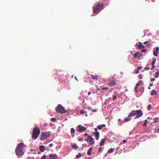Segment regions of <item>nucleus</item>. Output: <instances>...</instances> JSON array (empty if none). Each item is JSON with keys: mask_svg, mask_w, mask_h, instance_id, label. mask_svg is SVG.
Masks as SVG:
<instances>
[{"mask_svg": "<svg viewBox=\"0 0 159 159\" xmlns=\"http://www.w3.org/2000/svg\"><path fill=\"white\" fill-rule=\"evenodd\" d=\"M25 146L23 143H20L17 144L15 152L16 155L19 157L24 155V152L23 150V148Z\"/></svg>", "mask_w": 159, "mask_h": 159, "instance_id": "f257e3e1", "label": "nucleus"}, {"mask_svg": "<svg viewBox=\"0 0 159 159\" xmlns=\"http://www.w3.org/2000/svg\"><path fill=\"white\" fill-rule=\"evenodd\" d=\"M143 115V112L141 110H138L136 111L133 110L131 111L130 114L128 115V117L130 116H133L136 115L135 118H137Z\"/></svg>", "mask_w": 159, "mask_h": 159, "instance_id": "f03ea898", "label": "nucleus"}, {"mask_svg": "<svg viewBox=\"0 0 159 159\" xmlns=\"http://www.w3.org/2000/svg\"><path fill=\"white\" fill-rule=\"evenodd\" d=\"M40 133L39 128L37 127H35L33 129L32 132V138L33 139H36L39 136Z\"/></svg>", "mask_w": 159, "mask_h": 159, "instance_id": "7ed1b4c3", "label": "nucleus"}, {"mask_svg": "<svg viewBox=\"0 0 159 159\" xmlns=\"http://www.w3.org/2000/svg\"><path fill=\"white\" fill-rule=\"evenodd\" d=\"M104 7V4L103 3H98L93 8V12L94 13L100 12Z\"/></svg>", "mask_w": 159, "mask_h": 159, "instance_id": "20e7f679", "label": "nucleus"}, {"mask_svg": "<svg viewBox=\"0 0 159 159\" xmlns=\"http://www.w3.org/2000/svg\"><path fill=\"white\" fill-rule=\"evenodd\" d=\"M56 110L57 112L61 114H64L66 112V111L61 105H58L56 108Z\"/></svg>", "mask_w": 159, "mask_h": 159, "instance_id": "39448f33", "label": "nucleus"}, {"mask_svg": "<svg viewBox=\"0 0 159 159\" xmlns=\"http://www.w3.org/2000/svg\"><path fill=\"white\" fill-rule=\"evenodd\" d=\"M50 135L49 132H43L42 133L41 137L40 138V139L42 140H43L46 139Z\"/></svg>", "mask_w": 159, "mask_h": 159, "instance_id": "423d86ee", "label": "nucleus"}, {"mask_svg": "<svg viewBox=\"0 0 159 159\" xmlns=\"http://www.w3.org/2000/svg\"><path fill=\"white\" fill-rule=\"evenodd\" d=\"M93 139L90 135L88 136L87 139L85 140V141L89 143V146L91 145L94 143V142L93 141Z\"/></svg>", "mask_w": 159, "mask_h": 159, "instance_id": "0eeeda50", "label": "nucleus"}, {"mask_svg": "<svg viewBox=\"0 0 159 159\" xmlns=\"http://www.w3.org/2000/svg\"><path fill=\"white\" fill-rule=\"evenodd\" d=\"M78 131L80 132H82L83 131L86 130V128L84 126H82L81 125H79L78 126Z\"/></svg>", "mask_w": 159, "mask_h": 159, "instance_id": "6e6552de", "label": "nucleus"}, {"mask_svg": "<svg viewBox=\"0 0 159 159\" xmlns=\"http://www.w3.org/2000/svg\"><path fill=\"white\" fill-rule=\"evenodd\" d=\"M142 56V54L139 52H136L134 54L133 57H134L139 58Z\"/></svg>", "mask_w": 159, "mask_h": 159, "instance_id": "1a4fd4ad", "label": "nucleus"}, {"mask_svg": "<svg viewBox=\"0 0 159 159\" xmlns=\"http://www.w3.org/2000/svg\"><path fill=\"white\" fill-rule=\"evenodd\" d=\"M50 159H57V157L56 155L51 154L49 155Z\"/></svg>", "mask_w": 159, "mask_h": 159, "instance_id": "9d476101", "label": "nucleus"}, {"mask_svg": "<svg viewBox=\"0 0 159 159\" xmlns=\"http://www.w3.org/2000/svg\"><path fill=\"white\" fill-rule=\"evenodd\" d=\"M159 51V48L158 47H157L156 48L155 50L153 52V54L155 56H157V55L158 54Z\"/></svg>", "mask_w": 159, "mask_h": 159, "instance_id": "9b49d317", "label": "nucleus"}, {"mask_svg": "<svg viewBox=\"0 0 159 159\" xmlns=\"http://www.w3.org/2000/svg\"><path fill=\"white\" fill-rule=\"evenodd\" d=\"M94 134L95 136V139L96 140H98L99 138V133L98 132L95 131L94 133Z\"/></svg>", "mask_w": 159, "mask_h": 159, "instance_id": "f8f14e48", "label": "nucleus"}, {"mask_svg": "<svg viewBox=\"0 0 159 159\" xmlns=\"http://www.w3.org/2000/svg\"><path fill=\"white\" fill-rule=\"evenodd\" d=\"M116 84V82L114 80H112L110 82L108 83V84L110 86H115Z\"/></svg>", "mask_w": 159, "mask_h": 159, "instance_id": "ddd939ff", "label": "nucleus"}, {"mask_svg": "<svg viewBox=\"0 0 159 159\" xmlns=\"http://www.w3.org/2000/svg\"><path fill=\"white\" fill-rule=\"evenodd\" d=\"M98 75H92V77L93 80H98Z\"/></svg>", "mask_w": 159, "mask_h": 159, "instance_id": "4468645a", "label": "nucleus"}, {"mask_svg": "<svg viewBox=\"0 0 159 159\" xmlns=\"http://www.w3.org/2000/svg\"><path fill=\"white\" fill-rule=\"evenodd\" d=\"M138 47L139 49H141L142 48H144L145 46L144 45H143V44L141 42H139V45H138Z\"/></svg>", "mask_w": 159, "mask_h": 159, "instance_id": "2eb2a0df", "label": "nucleus"}, {"mask_svg": "<svg viewBox=\"0 0 159 159\" xmlns=\"http://www.w3.org/2000/svg\"><path fill=\"white\" fill-rule=\"evenodd\" d=\"M106 125L105 124H102L100 125H98L97 126L98 128L99 129H102V127H105Z\"/></svg>", "mask_w": 159, "mask_h": 159, "instance_id": "dca6fc26", "label": "nucleus"}, {"mask_svg": "<svg viewBox=\"0 0 159 159\" xmlns=\"http://www.w3.org/2000/svg\"><path fill=\"white\" fill-rule=\"evenodd\" d=\"M39 149L41 152H43L44 151L45 147L43 145L41 146H39Z\"/></svg>", "mask_w": 159, "mask_h": 159, "instance_id": "f3484780", "label": "nucleus"}, {"mask_svg": "<svg viewBox=\"0 0 159 159\" xmlns=\"http://www.w3.org/2000/svg\"><path fill=\"white\" fill-rule=\"evenodd\" d=\"M105 139H102L101 140V142L100 143V146H102L103 145L104 143H105Z\"/></svg>", "mask_w": 159, "mask_h": 159, "instance_id": "a211bd4d", "label": "nucleus"}, {"mask_svg": "<svg viewBox=\"0 0 159 159\" xmlns=\"http://www.w3.org/2000/svg\"><path fill=\"white\" fill-rule=\"evenodd\" d=\"M157 93L156 92V91L155 90H152L151 93V95H153L154 94H157Z\"/></svg>", "mask_w": 159, "mask_h": 159, "instance_id": "6ab92c4d", "label": "nucleus"}, {"mask_svg": "<svg viewBox=\"0 0 159 159\" xmlns=\"http://www.w3.org/2000/svg\"><path fill=\"white\" fill-rule=\"evenodd\" d=\"M72 147L73 149H76L78 148V147L76 145L74 144L72 145Z\"/></svg>", "mask_w": 159, "mask_h": 159, "instance_id": "aec40b11", "label": "nucleus"}, {"mask_svg": "<svg viewBox=\"0 0 159 159\" xmlns=\"http://www.w3.org/2000/svg\"><path fill=\"white\" fill-rule=\"evenodd\" d=\"M153 61L152 62V66H153L154 65L156 60V59H155V57H153Z\"/></svg>", "mask_w": 159, "mask_h": 159, "instance_id": "412c9836", "label": "nucleus"}, {"mask_svg": "<svg viewBox=\"0 0 159 159\" xmlns=\"http://www.w3.org/2000/svg\"><path fill=\"white\" fill-rule=\"evenodd\" d=\"M130 120H131V119L129 118L126 117L125 118V119L124 120V122H126L128 121H129Z\"/></svg>", "mask_w": 159, "mask_h": 159, "instance_id": "4be33fe9", "label": "nucleus"}, {"mask_svg": "<svg viewBox=\"0 0 159 159\" xmlns=\"http://www.w3.org/2000/svg\"><path fill=\"white\" fill-rule=\"evenodd\" d=\"M113 148H111L108 150L107 152L108 153H112L113 152Z\"/></svg>", "mask_w": 159, "mask_h": 159, "instance_id": "5701e85b", "label": "nucleus"}, {"mask_svg": "<svg viewBox=\"0 0 159 159\" xmlns=\"http://www.w3.org/2000/svg\"><path fill=\"white\" fill-rule=\"evenodd\" d=\"M75 130L74 128H71V133L73 134L75 132Z\"/></svg>", "mask_w": 159, "mask_h": 159, "instance_id": "b1692460", "label": "nucleus"}, {"mask_svg": "<svg viewBox=\"0 0 159 159\" xmlns=\"http://www.w3.org/2000/svg\"><path fill=\"white\" fill-rule=\"evenodd\" d=\"M81 154L80 153H79L78 155L76 156V157L77 158H79L81 157Z\"/></svg>", "mask_w": 159, "mask_h": 159, "instance_id": "393cba45", "label": "nucleus"}, {"mask_svg": "<svg viewBox=\"0 0 159 159\" xmlns=\"http://www.w3.org/2000/svg\"><path fill=\"white\" fill-rule=\"evenodd\" d=\"M47 157V156L46 155H44L42 157L41 159H46Z\"/></svg>", "mask_w": 159, "mask_h": 159, "instance_id": "a878e982", "label": "nucleus"}, {"mask_svg": "<svg viewBox=\"0 0 159 159\" xmlns=\"http://www.w3.org/2000/svg\"><path fill=\"white\" fill-rule=\"evenodd\" d=\"M158 118H154L153 120H154V123H157L158 121Z\"/></svg>", "mask_w": 159, "mask_h": 159, "instance_id": "bb28decb", "label": "nucleus"}, {"mask_svg": "<svg viewBox=\"0 0 159 159\" xmlns=\"http://www.w3.org/2000/svg\"><path fill=\"white\" fill-rule=\"evenodd\" d=\"M91 152H92V151H90L89 150H88L87 152V154L89 155H90L91 154Z\"/></svg>", "mask_w": 159, "mask_h": 159, "instance_id": "cd10ccee", "label": "nucleus"}, {"mask_svg": "<svg viewBox=\"0 0 159 159\" xmlns=\"http://www.w3.org/2000/svg\"><path fill=\"white\" fill-rule=\"evenodd\" d=\"M151 108V105H149L148 107L147 108L148 110H150Z\"/></svg>", "mask_w": 159, "mask_h": 159, "instance_id": "c85d7f7f", "label": "nucleus"}, {"mask_svg": "<svg viewBox=\"0 0 159 159\" xmlns=\"http://www.w3.org/2000/svg\"><path fill=\"white\" fill-rule=\"evenodd\" d=\"M108 89V87H103L101 89V90H107Z\"/></svg>", "mask_w": 159, "mask_h": 159, "instance_id": "c756f323", "label": "nucleus"}, {"mask_svg": "<svg viewBox=\"0 0 159 159\" xmlns=\"http://www.w3.org/2000/svg\"><path fill=\"white\" fill-rule=\"evenodd\" d=\"M147 123V120H145V121L143 124V126H146Z\"/></svg>", "mask_w": 159, "mask_h": 159, "instance_id": "7c9ffc66", "label": "nucleus"}, {"mask_svg": "<svg viewBox=\"0 0 159 159\" xmlns=\"http://www.w3.org/2000/svg\"><path fill=\"white\" fill-rule=\"evenodd\" d=\"M117 98V96L116 95H113V100H114L115 99H116Z\"/></svg>", "mask_w": 159, "mask_h": 159, "instance_id": "2f4dec72", "label": "nucleus"}, {"mask_svg": "<svg viewBox=\"0 0 159 159\" xmlns=\"http://www.w3.org/2000/svg\"><path fill=\"white\" fill-rule=\"evenodd\" d=\"M56 118L54 117L52 118L51 119V120L52 121H56Z\"/></svg>", "mask_w": 159, "mask_h": 159, "instance_id": "473e14b6", "label": "nucleus"}, {"mask_svg": "<svg viewBox=\"0 0 159 159\" xmlns=\"http://www.w3.org/2000/svg\"><path fill=\"white\" fill-rule=\"evenodd\" d=\"M80 113L81 114H83L85 113V111L83 110H81L80 111Z\"/></svg>", "mask_w": 159, "mask_h": 159, "instance_id": "72a5a7b5", "label": "nucleus"}, {"mask_svg": "<svg viewBox=\"0 0 159 159\" xmlns=\"http://www.w3.org/2000/svg\"><path fill=\"white\" fill-rule=\"evenodd\" d=\"M146 51V50L145 49H143L141 50V52H145Z\"/></svg>", "mask_w": 159, "mask_h": 159, "instance_id": "f704fd0d", "label": "nucleus"}, {"mask_svg": "<svg viewBox=\"0 0 159 159\" xmlns=\"http://www.w3.org/2000/svg\"><path fill=\"white\" fill-rule=\"evenodd\" d=\"M83 138H80L79 139V140L80 141H83Z\"/></svg>", "mask_w": 159, "mask_h": 159, "instance_id": "c9c22d12", "label": "nucleus"}, {"mask_svg": "<svg viewBox=\"0 0 159 159\" xmlns=\"http://www.w3.org/2000/svg\"><path fill=\"white\" fill-rule=\"evenodd\" d=\"M137 88V86H135V87H134V89L135 90L136 92V93L138 91Z\"/></svg>", "mask_w": 159, "mask_h": 159, "instance_id": "e433bc0d", "label": "nucleus"}, {"mask_svg": "<svg viewBox=\"0 0 159 159\" xmlns=\"http://www.w3.org/2000/svg\"><path fill=\"white\" fill-rule=\"evenodd\" d=\"M142 68V67H141V66H139L137 68V69L139 70H140Z\"/></svg>", "mask_w": 159, "mask_h": 159, "instance_id": "4c0bfd02", "label": "nucleus"}, {"mask_svg": "<svg viewBox=\"0 0 159 159\" xmlns=\"http://www.w3.org/2000/svg\"><path fill=\"white\" fill-rule=\"evenodd\" d=\"M123 143H125L127 142V140H124L123 141Z\"/></svg>", "mask_w": 159, "mask_h": 159, "instance_id": "58836bf2", "label": "nucleus"}, {"mask_svg": "<svg viewBox=\"0 0 159 159\" xmlns=\"http://www.w3.org/2000/svg\"><path fill=\"white\" fill-rule=\"evenodd\" d=\"M155 75L154 76L156 78H157V77L158 76V75L157 74V73H155Z\"/></svg>", "mask_w": 159, "mask_h": 159, "instance_id": "ea45409f", "label": "nucleus"}, {"mask_svg": "<svg viewBox=\"0 0 159 159\" xmlns=\"http://www.w3.org/2000/svg\"><path fill=\"white\" fill-rule=\"evenodd\" d=\"M155 80V78H152L151 80V81H154V80Z\"/></svg>", "mask_w": 159, "mask_h": 159, "instance_id": "a19ab883", "label": "nucleus"}, {"mask_svg": "<svg viewBox=\"0 0 159 159\" xmlns=\"http://www.w3.org/2000/svg\"><path fill=\"white\" fill-rule=\"evenodd\" d=\"M139 72V70H137L135 71V73L136 74H138Z\"/></svg>", "mask_w": 159, "mask_h": 159, "instance_id": "79ce46f5", "label": "nucleus"}, {"mask_svg": "<svg viewBox=\"0 0 159 159\" xmlns=\"http://www.w3.org/2000/svg\"><path fill=\"white\" fill-rule=\"evenodd\" d=\"M140 85V84L139 83H137L136 84V86H137V87L138 86H139Z\"/></svg>", "mask_w": 159, "mask_h": 159, "instance_id": "37998d69", "label": "nucleus"}, {"mask_svg": "<svg viewBox=\"0 0 159 159\" xmlns=\"http://www.w3.org/2000/svg\"><path fill=\"white\" fill-rule=\"evenodd\" d=\"M101 149H102V147H100L98 149V151L101 152Z\"/></svg>", "mask_w": 159, "mask_h": 159, "instance_id": "c03bdc74", "label": "nucleus"}, {"mask_svg": "<svg viewBox=\"0 0 159 159\" xmlns=\"http://www.w3.org/2000/svg\"><path fill=\"white\" fill-rule=\"evenodd\" d=\"M88 150H89L91 151H92V147H90L89 148V149Z\"/></svg>", "mask_w": 159, "mask_h": 159, "instance_id": "a18cd8bd", "label": "nucleus"}, {"mask_svg": "<svg viewBox=\"0 0 159 159\" xmlns=\"http://www.w3.org/2000/svg\"><path fill=\"white\" fill-rule=\"evenodd\" d=\"M149 69H150L148 67H146L144 68V69H146L147 70H148Z\"/></svg>", "mask_w": 159, "mask_h": 159, "instance_id": "49530a36", "label": "nucleus"}, {"mask_svg": "<svg viewBox=\"0 0 159 159\" xmlns=\"http://www.w3.org/2000/svg\"><path fill=\"white\" fill-rule=\"evenodd\" d=\"M155 67V66H154V65L153 66H152V68H151V70H153V69Z\"/></svg>", "mask_w": 159, "mask_h": 159, "instance_id": "de8ad7c7", "label": "nucleus"}, {"mask_svg": "<svg viewBox=\"0 0 159 159\" xmlns=\"http://www.w3.org/2000/svg\"><path fill=\"white\" fill-rule=\"evenodd\" d=\"M52 145H53V144L51 143L49 144V146L51 148Z\"/></svg>", "mask_w": 159, "mask_h": 159, "instance_id": "09e8293b", "label": "nucleus"}, {"mask_svg": "<svg viewBox=\"0 0 159 159\" xmlns=\"http://www.w3.org/2000/svg\"><path fill=\"white\" fill-rule=\"evenodd\" d=\"M84 135L86 136H89L88 134L87 133H85L84 134Z\"/></svg>", "mask_w": 159, "mask_h": 159, "instance_id": "8fccbe9b", "label": "nucleus"}, {"mask_svg": "<svg viewBox=\"0 0 159 159\" xmlns=\"http://www.w3.org/2000/svg\"><path fill=\"white\" fill-rule=\"evenodd\" d=\"M44 125L45 126H47L48 125V123H45L44 124Z\"/></svg>", "mask_w": 159, "mask_h": 159, "instance_id": "3c124183", "label": "nucleus"}, {"mask_svg": "<svg viewBox=\"0 0 159 159\" xmlns=\"http://www.w3.org/2000/svg\"><path fill=\"white\" fill-rule=\"evenodd\" d=\"M153 85V83H150V86H152Z\"/></svg>", "mask_w": 159, "mask_h": 159, "instance_id": "603ef678", "label": "nucleus"}, {"mask_svg": "<svg viewBox=\"0 0 159 159\" xmlns=\"http://www.w3.org/2000/svg\"><path fill=\"white\" fill-rule=\"evenodd\" d=\"M94 130H95L96 131H97L98 130V129L97 128H94Z\"/></svg>", "mask_w": 159, "mask_h": 159, "instance_id": "864d4df0", "label": "nucleus"}, {"mask_svg": "<svg viewBox=\"0 0 159 159\" xmlns=\"http://www.w3.org/2000/svg\"><path fill=\"white\" fill-rule=\"evenodd\" d=\"M92 111H93L94 112H96V110H95V109H93L92 110Z\"/></svg>", "mask_w": 159, "mask_h": 159, "instance_id": "5fc2aeb1", "label": "nucleus"}, {"mask_svg": "<svg viewBox=\"0 0 159 159\" xmlns=\"http://www.w3.org/2000/svg\"><path fill=\"white\" fill-rule=\"evenodd\" d=\"M148 43V42H147V41H145V42H144L143 43L144 44H146V43Z\"/></svg>", "mask_w": 159, "mask_h": 159, "instance_id": "6e6d98bb", "label": "nucleus"}, {"mask_svg": "<svg viewBox=\"0 0 159 159\" xmlns=\"http://www.w3.org/2000/svg\"><path fill=\"white\" fill-rule=\"evenodd\" d=\"M156 73L158 75H159V71H157L156 72Z\"/></svg>", "mask_w": 159, "mask_h": 159, "instance_id": "4d7b16f0", "label": "nucleus"}, {"mask_svg": "<svg viewBox=\"0 0 159 159\" xmlns=\"http://www.w3.org/2000/svg\"><path fill=\"white\" fill-rule=\"evenodd\" d=\"M157 132H158V133H159V128H158V129H157Z\"/></svg>", "mask_w": 159, "mask_h": 159, "instance_id": "13d9d810", "label": "nucleus"}, {"mask_svg": "<svg viewBox=\"0 0 159 159\" xmlns=\"http://www.w3.org/2000/svg\"><path fill=\"white\" fill-rule=\"evenodd\" d=\"M88 109L89 110H91L92 109L90 107H89L88 108Z\"/></svg>", "mask_w": 159, "mask_h": 159, "instance_id": "bf43d9fd", "label": "nucleus"}, {"mask_svg": "<svg viewBox=\"0 0 159 159\" xmlns=\"http://www.w3.org/2000/svg\"><path fill=\"white\" fill-rule=\"evenodd\" d=\"M91 93L90 92H89L88 93V94L90 95V94Z\"/></svg>", "mask_w": 159, "mask_h": 159, "instance_id": "052dcab7", "label": "nucleus"}, {"mask_svg": "<svg viewBox=\"0 0 159 159\" xmlns=\"http://www.w3.org/2000/svg\"><path fill=\"white\" fill-rule=\"evenodd\" d=\"M139 83H142V81H139Z\"/></svg>", "mask_w": 159, "mask_h": 159, "instance_id": "680f3d73", "label": "nucleus"}, {"mask_svg": "<svg viewBox=\"0 0 159 159\" xmlns=\"http://www.w3.org/2000/svg\"><path fill=\"white\" fill-rule=\"evenodd\" d=\"M151 89L150 87H149L148 88V89Z\"/></svg>", "mask_w": 159, "mask_h": 159, "instance_id": "e2e57ef3", "label": "nucleus"}, {"mask_svg": "<svg viewBox=\"0 0 159 159\" xmlns=\"http://www.w3.org/2000/svg\"><path fill=\"white\" fill-rule=\"evenodd\" d=\"M148 119H150V117H148Z\"/></svg>", "mask_w": 159, "mask_h": 159, "instance_id": "0e129e2a", "label": "nucleus"}, {"mask_svg": "<svg viewBox=\"0 0 159 159\" xmlns=\"http://www.w3.org/2000/svg\"><path fill=\"white\" fill-rule=\"evenodd\" d=\"M86 116H87V114H86Z\"/></svg>", "mask_w": 159, "mask_h": 159, "instance_id": "69168bd1", "label": "nucleus"}, {"mask_svg": "<svg viewBox=\"0 0 159 159\" xmlns=\"http://www.w3.org/2000/svg\"><path fill=\"white\" fill-rule=\"evenodd\" d=\"M75 78L76 79H77V78H76V77H75Z\"/></svg>", "mask_w": 159, "mask_h": 159, "instance_id": "338daca9", "label": "nucleus"}, {"mask_svg": "<svg viewBox=\"0 0 159 159\" xmlns=\"http://www.w3.org/2000/svg\"><path fill=\"white\" fill-rule=\"evenodd\" d=\"M90 159V158H89V159Z\"/></svg>", "mask_w": 159, "mask_h": 159, "instance_id": "774afa93", "label": "nucleus"}]
</instances>
